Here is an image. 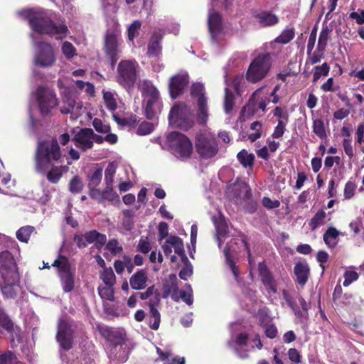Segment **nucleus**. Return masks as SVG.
Returning a JSON list of instances; mask_svg holds the SVG:
<instances>
[{"mask_svg":"<svg viewBox=\"0 0 364 364\" xmlns=\"http://www.w3.org/2000/svg\"><path fill=\"white\" fill-rule=\"evenodd\" d=\"M257 22L262 26H271L279 22V18L274 14L269 11H261L256 14Z\"/></svg>","mask_w":364,"mask_h":364,"instance_id":"obj_26","label":"nucleus"},{"mask_svg":"<svg viewBox=\"0 0 364 364\" xmlns=\"http://www.w3.org/2000/svg\"><path fill=\"white\" fill-rule=\"evenodd\" d=\"M103 99L106 107L111 111L116 109L117 103V94L110 91L103 92Z\"/></svg>","mask_w":364,"mask_h":364,"instance_id":"obj_39","label":"nucleus"},{"mask_svg":"<svg viewBox=\"0 0 364 364\" xmlns=\"http://www.w3.org/2000/svg\"><path fill=\"white\" fill-rule=\"evenodd\" d=\"M196 146L199 155L205 159L212 158L218 153L215 138L210 133H203L198 135Z\"/></svg>","mask_w":364,"mask_h":364,"instance_id":"obj_11","label":"nucleus"},{"mask_svg":"<svg viewBox=\"0 0 364 364\" xmlns=\"http://www.w3.org/2000/svg\"><path fill=\"white\" fill-rule=\"evenodd\" d=\"M171 278H173V280L164 285V297L166 298L171 296L173 300L178 301V287L175 281L176 279V277L173 274L171 276Z\"/></svg>","mask_w":364,"mask_h":364,"instance_id":"obj_28","label":"nucleus"},{"mask_svg":"<svg viewBox=\"0 0 364 364\" xmlns=\"http://www.w3.org/2000/svg\"><path fill=\"white\" fill-rule=\"evenodd\" d=\"M114 286H100L98 287V293L100 296L103 300L113 301L114 300Z\"/></svg>","mask_w":364,"mask_h":364,"instance_id":"obj_46","label":"nucleus"},{"mask_svg":"<svg viewBox=\"0 0 364 364\" xmlns=\"http://www.w3.org/2000/svg\"><path fill=\"white\" fill-rule=\"evenodd\" d=\"M237 159L240 163L245 168H251L255 160V155L248 152L245 149H242L237 154Z\"/></svg>","mask_w":364,"mask_h":364,"instance_id":"obj_32","label":"nucleus"},{"mask_svg":"<svg viewBox=\"0 0 364 364\" xmlns=\"http://www.w3.org/2000/svg\"><path fill=\"white\" fill-rule=\"evenodd\" d=\"M247 336L240 333L235 337H232L228 341V346L240 358H246L248 356L249 350L247 347Z\"/></svg>","mask_w":364,"mask_h":364,"instance_id":"obj_21","label":"nucleus"},{"mask_svg":"<svg viewBox=\"0 0 364 364\" xmlns=\"http://www.w3.org/2000/svg\"><path fill=\"white\" fill-rule=\"evenodd\" d=\"M156 351L160 359L164 361V364H185L184 357H176L170 359L171 353L169 350L163 351L161 348H157Z\"/></svg>","mask_w":364,"mask_h":364,"instance_id":"obj_31","label":"nucleus"},{"mask_svg":"<svg viewBox=\"0 0 364 364\" xmlns=\"http://www.w3.org/2000/svg\"><path fill=\"white\" fill-rule=\"evenodd\" d=\"M19 15L28 20L33 33H31L34 53L33 65L41 68H52L57 61L58 50L55 46L45 41H38L34 33L55 36L61 39L67 36L68 28L63 23H55L56 15L51 11L42 9H26L18 12Z\"/></svg>","mask_w":364,"mask_h":364,"instance_id":"obj_1","label":"nucleus"},{"mask_svg":"<svg viewBox=\"0 0 364 364\" xmlns=\"http://www.w3.org/2000/svg\"><path fill=\"white\" fill-rule=\"evenodd\" d=\"M150 327L153 330H157L159 327L161 316L159 311L154 307V304H150Z\"/></svg>","mask_w":364,"mask_h":364,"instance_id":"obj_43","label":"nucleus"},{"mask_svg":"<svg viewBox=\"0 0 364 364\" xmlns=\"http://www.w3.org/2000/svg\"><path fill=\"white\" fill-rule=\"evenodd\" d=\"M0 325L9 331L13 329V323L1 309H0Z\"/></svg>","mask_w":364,"mask_h":364,"instance_id":"obj_61","label":"nucleus"},{"mask_svg":"<svg viewBox=\"0 0 364 364\" xmlns=\"http://www.w3.org/2000/svg\"><path fill=\"white\" fill-rule=\"evenodd\" d=\"M326 213L322 210H318L311 220L309 226L311 227V230H315L318 227L324 225L326 222Z\"/></svg>","mask_w":364,"mask_h":364,"instance_id":"obj_40","label":"nucleus"},{"mask_svg":"<svg viewBox=\"0 0 364 364\" xmlns=\"http://www.w3.org/2000/svg\"><path fill=\"white\" fill-rule=\"evenodd\" d=\"M0 265L2 267L1 274L16 269V264L11 254L9 251L0 252Z\"/></svg>","mask_w":364,"mask_h":364,"instance_id":"obj_27","label":"nucleus"},{"mask_svg":"<svg viewBox=\"0 0 364 364\" xmlns=\"http://www.w3.org/2000/svg\"><path fill=\"white\" fill-rule=\"evenodd\" d=\"M84 185L82 180L78 176H75L69 183V190L73 193H80Z\"/></svg>","mask_w":364,"mask_h":364,"instance_id":"obj_58","label":"nucleus"},{"mask_svg":"<svg viewBox=\"0 0 364 364\" xmlns=\"http://www.w3.org/2000/svg\"><path fill=\"white\" fill-rule=\"evenodd\" d=\"M208 23L211 37L215 40L223 28L222 18L219 13L209 9Z\"/></svg>","mask_w":364,"mask_h":364,"instance_id":"obj_22","label":"nucleus"},{"mask_svg":"<svg viewBox=\"0 0 364 364\" xmlns=\"http://www.w3.org/2000/svg\"><path fill=\"white\" fill-rule=\"evenodd\" d=\"M154 130V125L148 122H144L140 124L137 129V134L139 135H146Z\"/></svg>","mask_w":364,"mask_h":364,"instance_id":"obj_64","label":"nucleus"},{"mask_svg":"<svg viewBox=\"0 0 364 364\" xmlns=\"http://www.w3.org/2000/svg\"><path fill=\"white\" fill-rule=\"evenodd\" d=\"M279 89V86L277 85L272 92H269L262 87L255 91L252 95L251 99L249 101L247 107L251 105L257 107L262 109L263 112L265 110L267 105L269 102V96H272V102L276 104L279 102V97L276 92Z\"/></svg>","mask_w":364,"mask_h":364,"instance_id":"obj_13","label":"nucleus"},{"mask_svg":"<svg viewBox=\"0 0 364 364\" xmlns=\"http://www.w3.org/2000/svg\"><path fill=\"white\" fill-rule=\"evenodd\" d=\"M75 83L77 87H79L81 90H83L89 95L92 96L94 95L95 87L92 84L87 82H83L81 80H77Z\"/></svg>","mask_w":364,"mask_h":364,"instance_id":"obj_62","label":"nucleus"},{"mask_svg":"<svg viewBox=\"0 0 364 364\" xmlns=\"http://www.w3.org/2000/svg\"><path fill=\"white\" fill-rule=\"evenodd\" d=\"M141 23L139 21H134L127 29L128 38L130 41H133L135 37L139 34V30L141 28Z\"/></svg>","mask_w":364,"mask_h":364,"instance_id":"obj_59","label":"nucleus"},{"mask_svg":"<svg viewBox=\"0 0 364 364\" xmlns=\"http://www.w3.org/2000/svg\"><path fill=\"white\" fill-rule=\"evenodd\" d=\"M148 277L144 269L136 272L129 279L131 287L135 290L144 289L147 286Z\"/></svg>","mask_w":364,"mask_h":364,"instance_id":"obj_25","label":"nucleus"},{"mask_svg":"<svg viewBox=\"0 0 364 364\" xmlns=\"http://www.w3.org/2000/svg\"><path fill=\"white\" fill-rule=\"evenodd\" d=\"M83 236L85 237V239L87 241V244L96 242L97 243L102 245L105 243L107 240L106 236L105 235L100 234L96 230L87 232L85 235H83Z\"/></svg>","mask_w":364,"mask_h":364,"instance_id":"obj_34","label":"nucleus"},{"mask_svg":"<svg viewBox=\"0 0 364 364\" xmlns=\"http://www.w3.org/2000/svg\"><path fill=\"white\" fill-rule=\"evenodd\" d=\"M294 36L295 32L294 28H287L275 38L274 41L278 43L287 44L294 38Z\"/></svg>","mask_w":364,"mask_h":364,"instance_id":"obj_42","label":"nucleus"},{"mask_svg":"<svg viewBox=\"0 0 364 364\" xmlns=\"http://www.w3.org/2000/svg\"><path fill=\"white\" fill-rule=\"evenodd\" d=\"M342 235L334 228H329L323 235V240L329 247H334L337 245L336 238Z\"/></svg>","mask_w":364,"mask_h":364,"instance_id":"obj_33","label":"nucleus"},{"mask_svg":"<svg viewBox=\"0 0 364 364\" xmlns=\"http://www.w3.org/2000/svg\"><path fill=\"white\" fill-rule=\"evenodd\" d=\"M35 97L39 110L43 115L48 114L58 105L55 92L48 87H39L35 93Z\"/></svg>","mask_w":364,"mask_h":364,"instance_id":"obj_12","label":"nucleus"},{"mask_svg":"<svg viewBox=\"0 0 364 364\" xmlns=\"http://www.w3.org/2000/svg\"><path fill=\"white\" fill-rule=\"evenodd\" d=\"M106 250L113 255H119L122 252L123 248L117 240L112 239L106 245Z\"/></svg>","mask_w":364,"mask_h":364,"instance_id":"obj_52","label":"nucleus"},{"mask_svg":"<svg viewBox=\"0 0 364 364\" xmlns=\"http://www.w3.org/2000/svg\"><path fill=\"white\" fill-rule=\"evenodd\" d=\"M232 192L235 202L240 205L249 200L251 196L250 188L245 183L234 185Z\"/></svg>","mask_w":364,"mask_h":364,"instance_id":"obj_24","label":"nucleus"},{"mask_svg":"<svg viewBox=\"0 0 364 364\" xmlns=\"http://www.w3.org/2000/svg\"><path fill=\"white\" fill-rule=\"evenodd\" d=\"M73 332V327L68 321L59 320L56 338L61 348L69 350L72 348Z\"/></svg>","mask_w":364,"mask_h":364,"instance_id":"obj_17","label":"nucleus"},{"mask_svg":"<svg viewBox=\"0 0 364 364\" xmlns=\"http://www.w3.org/2000/svg\"><path fill=\"white\" fill-rule=\"evenodd\" d=\"M331 30L328 26L323 27L318 41V49L319 50H324L329 39Z\"/></svg>","mask_w":364,"mask_h":364,"instance_id":"obj_45","label":"nucleus"},{"mask_svg":"<svg viewBox=\"0 0 364 364\" xmlns=\"http://www.w3.org/2000/svg\"><path fill=\"white\" fill-rule=\"evenodd\" d=\"M102 178V168H96L89 176L88 186L90 188L97 187L101 182Z\"/></svg>","mask_w":364,"mask_h":364,"instance_id":"obj_44","label":"nucleus"},{"mask_svg":"<svg viewBox=\"0 0 364 364\" xmlns=\"http://www.w3.org/2000/svg\"><path fill=\"white\" fill-rule=\"evenodd\" d=\"M258 271L261 277L262 282L264 285L267 292L269 294H275L277 292L275 280L272 277L264 262L259 263Z\"/></svg>","mask_w":364,"mask_h":364,"instance_id":"obj_23","label":"nucleus"},{"mask_svg":"<svg viewBox=\"0 0 364 364\" xmlns=\"http://www.w3.org/2000/svg\"><path fill=\"white\" fill-rule=\"evenodd\" d=\"M117 168V164L115 161L109 162L105 171V181L107 186H113L114 177Z\"/></svg>","mask_w":364,"mask_h":364,"instance_id":"obj_35","label":"nucleus"},{"mask_svg":"<svg viewBox=\"0 0 364 364\" xmlns=\"http://www.w3.org/2000/svg\"><path fill=\"white\" fill-rule=\"evenodd\" d=\"M191 94L193 97L197 98L198 107V119L200 123L205 124L208 119V110L207 99L204 95V86L200 83L193 84L191 90Z\"/></svg>","mask_w":364,"mask_h":364,"instance_id":"obj_15","label":"nucleus"},{"mask_svg":"<svg viewBox=\"0 0 364 364\" xmlns=\"http://www.w3.org/2000/svg\"><path fill=\"white\" fill-rule=\"evenodd\" d=\"M123 40L117 30H108L105 37L104 49L106 55L113 66L119 57L122 50Z\"/></svg>","mask_w":364,"mask_h":364,"instance_id":"obj_8","label":"nucleus"},{"mask_svg":"<svg viewBox=\"0 0 364 364\" xmlns=\"http://www.w3.org/2000/svg\"><path fill=\"white\" fill-rule=\"evenodd\" d=\"M67 171L66 166L55 167L53 168L48 173L47 178L51 183H57L62 177L63 173Z\"/></svg>","mask_w":364,"mask_h":364,"instance_id":"obj_41","label":"nucleus"},{"mask_svg":"<svg viewBox=\"0 0 364 364\" xmlns=\"http://www.w3.org/2000/svg\"><path fill=\"white\" fill-rule=\"evenodd\" d=\"M60 157V147L56 140L39 143L36 151V169L46 171L51 165L52 161H58Z\"/></svg>","mask_w":364,"mask_h":364,"instance_id":"obj_3","label":"nucleus"},{"mask_svg":"<svg viewBox=\"0 0 364 364\" xmlns=\"http://www.w3.org/2000/svg\"><path fill=\"white\" fill-rule=\"evenodd\" d=\"M17 358L11 351H7L0 355V364H16Z\"/></svg>","mask_w":364,"mask_h":364,"instance_id":"obj_63","label":"nucleus"},{"mask_svg":"<svg viewBox=\"0 0 364 364\" xmlns=\"http://www.w3.org/2000/svg\"><path fill=\"white\" fill-rule=\"evenodd\" d=\"M139 88L146 102V113L149 119H152L159 111V93L152 82L147 80L140 81Z\"/></svg>","mask_w":364,"mask_h":364,"instance_id":"obj_7","label":"nucleus"},{"mask_svg":"<svg viewBox=\"0 0 364 364\" xmlns=\"http://www.w3.org/2000/svg\"><path fill=\"white\" fill-rule=\"evenodd\" d=\"M262 124L259 122H254L251 124L250 129L253 131L252 133L250 134L248 139L252 141H256L262 136Z\"/></svg>","mask_w":364,"mask_h":364,"instance_id":"obj_50","label":"nucleus"},{"mask_svg":"<svg viewBox=\"0 0 364 364\" xmlns=\"http://www.w3.org/2000/svg\"><path fill=\"white\" fill-rule=\"evenodd\" d=\"M100 331L109 343L107 346L109 357L113 360L124 362L127 358L125 347L127 336L124 330L105 326L102 327Z\"/></svg>","mask_w":364,"mask_h":364,"instance_id":"obj_2","label":"nucleus"},{"mask_svg":"<svg viewBox=\"0 0 364 364\" xmlns=\"http://www.w3.org/2000/svg\"><path fill=\"white\" fill-rule=\"evenodd\" d=\"M329 70L330 67L326 63H323L321 65L316 66L313 81L316 82L321 76L328 75Z\"/></svg>","mask_w":364,"mask_h":364,"instance_id":"obj_53","label":"nucleus"},{"mask_svg":"<svg viewBox=\"0 0 364 364\" xmlns=\"http://www.w3.org/2000/svg\"><path fill=\"white\" fill-rule=\"evenodd\" d=\"M57 83L60 89H64V90L62 91V94L63 95V105L60 107V112L63 114L70 113L72 116H75V118H77L80 114V111L82 107V105L80 102H77L74 95L66 93L67 88L64 87L63 81L62 79H59Z\"/></svg>","mask_w":364,"mask_h":364,"instance_id":"obj_14","label":"nucleus"},{"mask_svg":"<svg viewBox=\"0 0 364 364\" xmlns=\"http://www.w3.org/2000/svg\"><path fill=\"white\" fill-rule=\"evenodd\" d=\"M313 132L320 139L326 137V132L323 122L320 119H316L313 122Z\"/></svg>","mask_w":364,"mask_h":364,"instance_id":"obj_48","label":"nucleus"},{"mask_svg":"<svg viewBox=\"0 0 364 364\" xmlns=\"http://www.w3.org/2000/svg\"><path fill=\"white\" fill-rule=\"evenodd\" d=\"M95 129L100 133L107 134L110 131V127L104 124L101 119L95 118L92 122Z\"/></svg>","mask_w":364,"mask_h":364,"instance_id":"obj_60","label":"nucleus"},{"mask_svg":"<svg viewBox=\"0 0 364 364\" xmlns=\"http://www.w3.org/2000/svg\"><path fill=\"white\" fill-rule=\"evenodd\" d=\"M188 82V76L186 73H181L170 79L169 92L172 98H176L181 95Z\"/></svg>","mask_w":364,"mask_h":364,"instance_id":"obj_20","label":"nucleus"},{"mask_svg":"<svg viewBox=\"0 0 364 364\" xmlns=\"http://www.w3.org/2000/svg\"><path fill=\"white\" fill-rule=\"evenodd\" d=\"M94 137V132L92 129H80L77 131L74 136L73 141L77 147L82 151H86L92 148V138Z\"/></svg>","mask_w":364,"mask_h":364,"instance_id":"obj_19","label":"nucleus"},{"mask_svg":"<svg viewBox=\"0 0 364 364\" xmlns=\"http://www.w3.org/2000/svg\"><path fill=\"white\" fill-rule=\"evenodd\" d=\"M309 272V269L306 263L299 262L294 267V273L296 276L297 281L301 285H304L306 283Z\"/></svg>","mask_w":364,"mask_h":364,"instance_id":"obj_30","label":"nucleus"},{"mask_svg":"<svg viewBox=\"0 0 364 364\" xmlns=\"http://www.w3.org/2000/svg\"><path fill=\"white\" fill-rule=\"evenodd\" d=\"M343 277V286L348 287L351 283L358 280L359 275L357 272L349 269L344 272Z\"/></svg>","mask_w":364,"mask_h":364,"instance_id":"obj_57","label":"nucleus"},{"mask_svg":"<svg viewBox=\"0 0 364 364\" xmlns=\"http://www.w3.org/2000/svg\"><path fill=\"white\" fill-rule=\"evenodd\" d=\"M231 248H232V247H231L230 244H228L227 247L224 250L223 252H224V255L225 256L226 262H227L228 265L230 267V268L231 269L232 274H234L235 279H237L238 277V272H237V267L234 264L233 261L230 259Z\"/></svg>","mask_w":364,"mask_h":364,"instance_id":"obj_56","label":"nucleus"},{"mask_svg":"<svg viewBox=\"0 0 364 364\" xmlns=\"http://www.w3.org/2000/svg\"><path fill=\"white\" fill-rule=\"evenodd\" d=\"M272 58L268 53L257 55L250 63L247 73V80L256 83L264 79L272 66Z\"/></svg>","mask_w":364,"mask_h":364,"instance_id":"obj_6","label":"nucleus"},{"mask_svg":"<svg viewBox=\"0 0 364 364\" xmlns=\"http://www.w3.org/2000/svg\"><path fill=\"white\" fill-rule=\"evenodd\" d=\"M107 200L113 203L119 202V196L114 191L113 186H107L104 189V201Z\"/></svg>","mask_w":364,"mask_h":364,"instance_id":"obj_49","label":"nucleus"},{"mask_svg":"<svg viewBox=\"0 0 364 364\" xmlns=\"http://www.w3.org/2000/svg\"><path fill=\"white\" fill-rule=\"evenodd\" d=\"M161 248L166 256H169L173 252L178 255L183 262H187L188 258L185 254L183 240L176 235H169L167 237Z\"/></svg>","mask_w":364,"mask_h":364,"instance_id":"obj_18","label":"nucleus"},{"mask_svg":"<svg viewBox=\"0 0 364 364\" xmlns=\"http://www.w3.org/2000/svg\"><path fill=\"white\" fill-rule=\"evenodd\" d=\"M61 50L65 58L68 60H70L77 54L75 48L68 41H65L63 43Z\"/></svg>","mask_w":364,"mask_h":364,"instance_id":"obj_51","label":"nucleus"},{"mask_svg":"<svg viewBox=\"0 0 364 364\" xmlns=\"http://www.w3.org/2000/svg\"><path fill=\"white\" fill-rule=\"evenodd\" d=\"M0 287L2 294L6 299H13L20 291L19 275L16 269L2 273Z\"/></svg>","mask_w":364,"mask_h":364,"instance_id":"obj_10","label":"nucleus"},{"mask_svg":"<svg viewBox=\"0 0 364 364\" xmlns=\"http://www.w3.org/2000/svg\"><path fill=\"white\" fill-rule=\"evenodd\" d=\"M139 68L136 60H121L117 68L116 81L127 91H130L136 83Z\"/></svg>","mask_w":364,"mask_h":364,"instance_id":"obj_5","label":"nucleus"},{"mask_svg":"<svg viewBox=\"0 0 364 364\" xmlns=\"http://www.w3.org/2000/svg\"><path fill=\"white\" fill-rule=\"evenodd\" d=\"M105 14L107 16H112L118 11L119 6L117 0H101Z\"/></svg>","mask_w":364,"mask_h":364,"instance_id":"obj_36","label":"nucleus"},{"mask_svg":"<svg viewBox=\"0 0 364 364\" xmlns=\"http://www.w3.org/2000/svg\"><path fill=\"white\" fill-rule=\"evenodd\" d=\"M33 232V228L31 226H26L21 228L16 232V237L18 240L27 242L29 240L31 232Z\"/></svg>","mask_w":364,"mask_h":364,"instance_id":"obj_54","label":"nucleus"},{"mask_svg":"<svg viewBox=\"0 0 364 364\" xmlns=\"http://www.w3.org/2000/svg\"><path fill=\"white\" fill-rule=\"evenodd\" d=\"M100 277L105 285L114 286L116 283V277L111 267L105 268Z\"/></svg>","mask_w":364,"mask_h":364,"instance_id":"obj_38","label":"nucleus"},{"mask_svg":"<svg viewBox=\"0 0 364 364\" xmlns=\"http://www.w3.org/2000/svg\"><path fill=\"white\" fill-rule=\"evenodd\" d=\"M166 142L170 152L180 160L188 159L193 153V144L184 134L173 132L166 136Z\"/></svg>","mask_w":364,"mask_h":364,"instance_id":"obj_4","label":"nucleus"},{"mask_svg":"<svg viewBox=\"0 0 364 364\" xmlns=\"http://www.w3.org/2000/svg\"><path fill=\"white\" fill-rule=\"evenodd\" d=\"M162 35L159 32H154L148 46V55L150 56H157L161 52L160 41Z\"/></svg>","mask_w":364,"mask_h":364,"instance_id":"obj_29","label":"nucleus"},{"mask_svg":"<svg viewBox=\"0 0 364 364\" xmlns=\"http://www.w3.org/2000/svg\"><path fill=\"white\" fill-rule=\"evenodd\" d=\"M57 267L60 277L63 289L65 292H70L74 287L75 269L72 268L67 257L59 256L52 264Z\"/></svg>","mask_w":364,"mask_h":364,"instance_id":"obj_9","label":"nucleus"},{"mask_svg":"<svg viewBox=\"0 0 364 364\" xmlns=\"http://www.w3.org/2000/svg\"><path fill=\"white\" fill-rule=\"evenodd\" d=\"M227 86H229L227 85ZM234 105V96L231 92L229 91L228 87H225V97L224 102L225 112L228 114L230 113Z\"/></svg>","mask_w":364,"mask_h":364,"instance_id":"obj_55","label":"nucleus"},{"mask_svg":"<svg viewBox=\"0 0 364 364\" xmlns=\"http://www.w3.org/2000/svg\"><path fill=\"white\" fill-rule=\"evenodd\" d=\"M215 226L218 247H220L228 235V225L224 221H220L215 225Z\"/></svg>","mask_w":364,"mask_h":364,"instance_id":"obj_37","label":"nucleus"},{"mask_svg":"<svg viewBox=\"0 0 364 364\" xmlns=\"http://www.w3.org/2000/svg\"><path fill=\"white\" fill-rule=\"evenodd\" d=\"M179 299H181L188 306L193 304V290L190 284H186L182 290L179 291Z\"/></svg>","mask_w":364,"mask_h":364,"instance_id":"obj_47","label":"nucleus"},{"mask_svg":"<svg viewBox=\"0 0 364 364\" xmlns=\"http://www.w3.org/2000/svg\"><path fill=\"white\" fill-rule=\"evenodd\" d=\"M189 115V110L185 104L180 103L176 105L170 111V124L183 129H187L191 126Z\"/></svg>","mask_w":364,"mask_h":364,"instance_id":"obj_16","label":"nucleus"}]
</instances>
